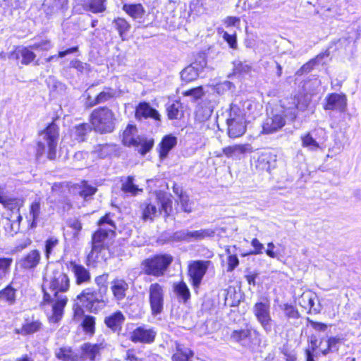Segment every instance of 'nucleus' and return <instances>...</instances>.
Returning a JSON list of instances; mask_svg holds the SVG:
<instances>
[{
    "label": "nucleus",
    "instance_id": "f257e3e1",
    "mask_svg": "<svg viewBox=\"0 0 361 361\" xmlns=\"http://www.w3.org/2000/svg\"><path fill=\"white\" fill-rule=\"evenodd\" d=\"M52 295L44 291V300L52 304V315L49 319L51 322H58L61 320L63 309L67 304L68 298L63 293L70 287V280L66 274L60 270H54L49 283Z\"/></svg>",
    "mask_w": 361,
    "mask_h": 361
},
{
    "label": "nucleus",
    "instance_id": "f03ea898",
    "mask_svg": "<svg viewBox=\"0 0 361 361\" xmlns=\"http://www.w3.org/2000/svg\"><path fill=\"white\" fill-rule=\"evenodd\" d=\"M59 128L54 123H50L46 129L39 135L37 147V156H42L47 153L49 159H54L56 156V147L59 140Z\"/></svg>",
    "mask_w": 361,
    "mask_h": 361
},
{
    "label": "nucleus",
    "instance_id": "7ed1b4c3",
    "mask_svg": "<svg viewBox=\"0 0 361 361\" xmlns=\"http://www.w3.org/2000/svg\"><path fill=\"white\" fill-rule=\"evenodd\" d=\"M90 120L94 130L101 134L111 133L115 129V114L106 106L94 109L90 116Z\"/></svg>",
    "mask_w": 361,
    "mask_h": 361
},
{
    "label": "nucleus",
    "instance_id": "20e7f679",
    "mask_svg": "<svg viewBox=\"0 0 361 361\" xmlns=\"http://www.w3.org/2000/svg\"><path fill=\"white\" fill-rule=\"evenodd\" d=\"M173 260L170 254H158L144 259L141 268L146 275L160 277L165 274Z\"/></svg>",
    "mask_w": 361,
    "mask_h": 361
},
{
    "label": "nucleus",
    "instance_id": "39448f33",
    "mask_svg": "<svg viewBox=\"0 0 361 361\" xmlns=\"http://www.w3.org/2000/svg\"><path fill=\"white\" fill-rule=\"evenodd\" d=\"M230 339L250 351L255 350L261 343L259 332L250 325H246L245 328L234 329L230 335Z\"/></svg>",
    "mask_w": 361,
    "mask_h": 361
},
{
    "label": "nucleus",
    "instance_id": "423d86ee",
    "mask_svg": "<svg viewBox=\"0 0 361 361\" xmlns=\"http://www.w3.org/2000/svg\"><path fill=\"white\" fill-rule=\"evenodd\" d=\"M228 135L231 138H237L245 134L247 129L245 114L240 105L231 104L229 117L226 121Z\"/></svg>",
    "mask_w": 361,
    "mask_h": 361
},
{
    "label": "nucleus",
    "instance_id": "0eeeda50",
    "mask_svg": "<svg viewBox=\"0 0 361 361\" xmlns=\"http://www.w3.org/2000/svg\"><path fill=\"white\" fill-rule=\"evenodd\" d=\"M77 300L89 312L97 313L108 303L107 297H104L92 287L82 290L77 296Z\"/></svg>",
    "mask_w": 361,
    "mask_h": 361
},
{
    "label": "nucleus",
    "instance_id": "6e6552de",
    "mask_svg": "<svg viewBox=\"0 0 361 361\" xmlns=\"http://www.w3.org/2000/svg\"><path fill=\"white\" fill-rule=\"evenodd\" d=\"M252 311L264 331L267 334L271 333L274 321L271 316L270 302L268 300L257 302Z\"/></svg>",
    "mask_w": 361,
    "mask_h": 361
},
{
    "label": "nucleus",
    "instance_id": "1a4fd4ad",
    "mask_svg": "<svg viewBox=\"0 0 361 361\" xmlns=\"http://www.w3.org/2000/svg\"><path fill=\"white\" fill-rule=\"evenodd\" d=\"M148 294L152 315L161 314L164 309V287L159 283H152L149 286Z\"/></svg>",
    "mask_w": 361,
    "mask_h": 361
},
{
    "label": "nucleus",
    "instance_id": "9d476101",
    "mask_svg": "<svg viewBox=\"0 0 361 361\" xmlns=\"http://www.w3.org/2000/svg\"><path fill=\"white\" fill-rule=\"evenodd\" d=\"M68 9V0H44L43 10L48 18L63 19Z\"/></svg>",
    "mask_w": 361,
    "mask_h": 361
},
{
    "label": "nucleus",
    "instance_id": "9b49d317",
    "mask_svg": "<svg viewBox=\"0 0 361 361\" xmlns=\"http://www.w3.org/2000/svg\"><path fill=\"white\" fill-rule=\"evenodd\" d=\"M210 261L196 260L188 266V275L194 288H198L205 275Z\"/></svg>",
    "mask_w": 361,
    "mask_h": 361
},
{
    "label": "nucleus",
    "instance_id": "f8f14e48",
    "mask_svg": "<svg viewBox=\"0 0 361 361\" xmlns=\"http://www.w3.org/2000/svg\"><path fill=\"white\" fill-rule=\"evenodd\" d=\"M157 332L152 328H146L145 325L139 326L131 333L130 339L133 343H151L154 342Z\"/></svg>",
    "mask_w": 361,
    "mask_h": 361
},
{
    "label": "nucleus",
    "instance_id": "ddd939ff",
    "mask_svg": "<svg viewBox=\"0 0 361 361\" xmlns=\"http://www.w3.org/2000/svg\"><path fill=\"white\" fill-rule=\"evenodd\" d=\"M325 110L344 112L347 107V98L345 94L332 93L326 98Z\"/></svg>",
    "mask_w": 361,
    "mask_h": 361
},
{
    "label": "nucleus",
    "instance_id": "4468645a",
    "mask_svg": "<svg viewBox=\"0 0 361 361\" xmlns=\"http://www.w3.org/2000/svg\"><path fill=\"white\" fill-rule=\"evenodd\" d=\"M142 211V219L145 221H153L154 218L161 214L160 207H158L157 199L154 200L151 199L146 200L140 204Z\"/></svg>",
    "mask_w": 361,
    "mask_h": 361
},
{
    "label": "nucleus",
    "instance_id": "2eb2a0df",
    "mask_svg": "<svg viewBox=\"0 0 361 361\" xmlns=\"http://www.w3.org/2000/svg\"><path fill=\"white\" fill-rule=\"evenodd\" d=\"M40 259V252L38 250H32L24 255L18 264L23 269L32 270L39 264Z\"/></svg>",
    "mask_w": 361,
    "mask_h": 361
},
{
    "label": "nucleus",
    "instance_id": "dca6fc26",
    "mask_svg": "<svg viewBox=\"0 0 361 361\" xmlns=\"http://www.w3.org/2000/svg\"><path fill=\"white\" fill-rule=\"evenodd\" d=\"M286 123L284 117L281 114H274L271 117H268L264 121L262 129L263 133L270 134L280 130Z\"/></svg>",
    "mask_w": 361,
    "mask_h": 361
},
{
    "label": "nucleus",
    "instance_id": "f3484780",
    "mask_svg": "<svg viewBox=\"0 0 361 361\" xmlns=\"http://www.w3.org/2000/svg\"><path fill=\"white\" fill-rule=\"evenodd\" d=\"M111 231L107 230L106 228H99L93 235L92 238V251L89 257H92L94 252H100L103 249V242L109 236Z\"/></svg>",
    "mask_w": 361,
    "mask_h": 361
},
{
    "label": "nucleus",
    "instance_id": "a211bd4d",
    "mask_svg": "<svg viewBox=\"0 0 361 361\" xmlns=\"http://www.w3.org/2000/svg\"><path fill=\"white\" fill-rule=\"evenodd\" d=\"M128 289V283L123 279L116 278L111 282V290L114 299L118 302L124 300Z\"/></svg>",
    "mask_w": 361,
    "mask_h": 361
},
{
    "label": "nucleus",
    "instance_id": "6ab92c4d",
    "mask_svg": "<svg viewBox=\"0 0 361 361\" xmlns=\"http://www.w3.org/2000/svg\"><path fill=\"white\" fill-rule=\"evenodd\" d=\"M276 156L270 152H264L259 156L256 167L261 171L270 172L276 167Z\"/></svg>",
    "mask_w": 361,
    "mask_h": 361
},
{
    "label": "nucleus",
    "instance_id": "aec40b11",
    "mask_svg": "<svg viewBox=\"0 0 361 361\" xmlns=\"http://www.w3.org/2000/svg\"><path fill=\"white\" fill-rule=\"evenodd\" d=\"M102 348V344L84 343L81 346L80 358L82 361H95L97 357L99 356Z\"/></svg>",
    "mask_w": 361,
    "mask_h": 361
},
{
    "label": "nucleus",
    "instance_id": "412c9836",
    "mask_svg": "<svg viewBox=\"0 0 361 361\" xmlns=\"http://www.w3.org/2000/svg\"><path fill=\"white\" fill-rule=\"evenodd\" d=\"M71 271L74 274L77 285H82L90 282V273L84 266L78 264L75 262H71Z\"/></svg>",
    "mask_w": 361,
    "mask_h": 361
},
{
    "label": "nucleus",
    "instance_id": "4be33fe9",
    "mask_svg": "<svg viewBox=\"0 0 361 361\" xmlns=\"http://www.w3.org/2000/svg\"><path fill=\"white\" fill-rule=\"evenodd\" d=\"M42 324L39 319L26 318L22 327L16 329L15 333L23 336H27L35 334L41 330Z\"/></svg>",
    "mask_w": 361,
    "mask_h": 361
},
{
    "label": "nucleus",
    "instance_id": "5701e85b",
    "mask_svg": "<svg viewBox=\"0 0 361 361\" xmlns=\"http://www.w3.org/2000/svg\"><path fill=\"white\" fill-rule=\"evenodd\" d=\"M29 47H18L9 55V59H19L22 58L21 63L28 65L33 61L36 57V54Z\"/></svg>",
    "mask_w": 361,
    "mask_h": 361
},
{
    "label": "nucleus",
    "instance_id": "b1692460",
    "mask_svg": "<svg viewBox=\"0 0 361 361\" xmlns=\"http://www.w3.org/2000/svg\"><path fill=\"white\" fill-rule=\"evenodd\" d=\"M135 116L138 119L152 118L155 120H160V115L158 111L146 102H140L137 105L135 109Z\"/></svg>",
    "mask_w": 361,
    "mask_h": 361
},
{
    "label": "nucleus",
    "instance_id": "393cba45",
    "mask_svg": "<svg viewBox=\"0 0 361 361\" xmlns=\"http://www.w3.org/2000/svg\"><path fill=\"white\" fill-rule=\"evenodd\" d=\"M137 129L135 126L128 125L123 133V143L126 146L138 147L140 143V137L137 135Z\"/></svg>",
    "mask_w": 361,
    "mask_h": 361
},
{
    "label": "nucleus",
    "instance_id": "a878e982",
    "mask_svg": "<svg viewBox=\"0 0 361 361\" xmlns=\"http://www.w3.org/2000/svg\"><path fill=\"white\" fill-rule=\"evenodd\" d=\"M252 152L250 144L228 146L223 149V153L228 158L239 159L240 155Z\"/></svg>",
    "mask_w": 361,
    "mask_h": 361
},
{
    "label": "nucleus",
    "instance_id": "bb28decb",
    "mask_svg": "<svg viewBox=\"0 0 361 361\" xmlns=\"http://www.w3.org/2000/svg\"><path fill=\"white\" fill-rule=\"evenodd\" d=\"M316 296L310 291L304 292L298 299L299 305L305 309H308L310 312L318 313L319 307H314V299Z\"/></svg>",
    "mask_w": 361,
    "mask_h": 361
},
{
    "label": "nucleus",
    "instance_id": "cd10ccee",
    "mask_svg": "<svg viewBox=\"0 0 361 361\" xmlns=\"http://www.w3.org/2000/svg\"><path fill=\"white\" fill-rule=\"evenodd\" d=\"M125 321V317L121 311H116L104 319V323L114 331L121 329V326Z\"/></svg>",
    "mask_w": 361,
    "mask_h": 361
},
{
    "label": "nucleus",
    "instance_id": "c85d7f7f",
    "mask_svg": "<svg viewBox=\"0 0 361 361\" xmlns=\"http://www.w3.org/2000/svg\"><path fill=\"white\" fill-rule=\"evenodd\" d=\"M194 353L190 348L180 343L176 344L175 353L171 357L172 361H192Z\"/></svg>",
    "mask_w": 361,
    "mask_h": 361
},
{
    "label": "nucleus",
    "instance_id": "c756f323",
    "mask_svg": "<svg viewBox=\"0 0 361 361\" xmlns=\"http://www.w3.org/2000/svg\"><path fill=\"white\" fill-rule=\"evenodd\" d=\"M106 0H83L81 6L86 11L102 13L106 10Z\"/></svg>",
    "mask_w": 361,
    "mask_h": 361
},
{
    "label": "nucleus",
    "instance_id": "7c9ffc66",
    "mask_svg": "<svg viewBox=\"0 0 361 361\" xmlns=\"http://www.w3.org/2000/svg\"><path fill=\"white\" fill-rule=\"evenodd\" d=\"M177 139L173 135H166L162 139L160 145L159 157L161 159H165L169 151L171 150L176 145Z\"/></svg>",
    "mask_w": 361,
    "mask_h": 361
},
{
    "label": "nucleus",
    "instance_id": "2f4dec72",
    "mask_svg": "<svg viewBox=\"0 0 361 361\" xmlns=\"http://www.w3.org/2000/svg\"><path fill=\"white\" fill-rule=\"evenodd\" d=\"M123 10L132 18L139 20V22L143 18L145 13L143 6L140 4H125L123 6Z\"/></svg>",
    "mask_w": 361,
    "mask_h": 361
},
{
    "label": "nucleus",
    "instance_id": "473e14b6",
    "mask_svg": "<svg viewBox=\"0 0 361 361\" xmlns=\"http://www.w3.org/2000/svg\"><path fill=\"white\" fill-rule=\"evenodd\" d=\"M166 111L169 119H180L183 116L182 103L178 100L168 103L166 105Z\"/></svg>",
    "mask_w": 361,
    "mask_h": 361
},
{
    "label": "nucleus",
    "instance_id": "72a5a7b5",
    "mask_svg": "<svg viewBox=\"0 0 361 361\" xmlns=\"http://www.w3.org/2000/svg\"><path fill=\"white\" fill-rule=\"evenodd\" d=\"M173 291L180 302L186 303L190 299V292L187 284L181 281L173 285Z\"/></svg>",
    "mask_w": 361,
    "mask_h": 361
},
{
    "label": "nucleus",
    "instance_id": "f704fd0d",
    "mask_svg": "<svg viewBox=\"0 0 361 361\" xmlns=\"http://www.w3.org/2000/svg\"><path fill=\"white\" fill-rule=\"evenodd\" d=\"M216 231L212 228H204L192 231L188 230V243L201 240L205 238L213 237Z\"/></svg>",
    "mask_w": 361,
    "mask_h": 361
},
{
    "label": "nucleus",
    "instance_id": "c9c22d12",
    "mask_svg": "<svg viewBox=\"0 0 361 361\" xmlns=\"http://www.w3.org/2000/svg\"><path fill=\"white\" fill-rule=\"evenodd\" d=\"M156 199L158 207H160L161 213L163 212L166 217L169 216L172 210L171 199L161 194L157 195Z\"/></svg>",
    "mask_w": 361,
    "mask_h": 361
},
{
    "label": "nucleus",
    "instance_id": "e433bc0d",
    "mask_svg": "<svg viewBox=\"0 0 361 361\" xmlns=\"http://www.w3.org/2000/svg\"><path fill=\"white\" fill-rule=\"evenodd\" d=\"M115 28L119 33V36L123 40L126 39L128 33L130 30V23L123 18H118L113 22Z\"/></svg>",
    "mask_w": 361,
    "mask_h": 361
},
{
    "label": "nucleus",
    "instance_id": "4c0bfd02",
    "mask_svg": "<svg viewBox=\"0 0 361 361\" xmlns=\"http://www.w3.org/2000/svg\"><path fill=\"white\" fill-rule=\"evenodd\" d=\"M329 53L326 51L318 54L314 59H311L307 63H305L298 71V75H302L310 73L315 65L319 63L324 57H328Z\"/></svg>",
    "mask_w": 361,
    "mask_h": 361
},
{
    "label": "nucleus",
    "instance_id": "58836bf2",
    "mask_svg": "<svg viewBox=\"0 0 361 361\" xmlns=\"http://www.w3.org/2000/svg\"><path fill=\"white\" fill-rule=\"evenodd\" d=\"M92 130V127L88 123H81L74 128L73 135L78 142L85 140L88 133Z\"/></svg>",
    "mask_w": 361,
    "mask_h": 361
},
{
    "label": "nucleus",
    "instance_id": "ea45409f",
    "mask_svg": "<svg viewBox=\"0 0 361 361\" xmlns=\"http://www.w3.org/2000/svg\"><path fill=\"white\" fill-rule=\"evenodd\" d=\"M59 245V240L55 236L49 237L44 242V256L49 259L55 252V250Z\"/></svg>",
    "mask_w": 361,
    "mask_h": 361
},
{
    "label": "nucleus",
    "instance_id": "a19ab883",
    "mask_svg": "<svg viewBox=\"0 0 361 361\" xmlns=\"http://www.w3.org/2000/svg\"><path fill=\"white\" fill-rule=\"evenodd\" d=\"M116 95V90L109 87H104L102 91L94 99L92 104H99L106 102L114 98Z\"/></svg>",
    "mask_w": 361,
    "mask_h": 361
},
{
    "label": "nucleus",
    "instance_id": "79ce46f5",
    "mask_svg": "<svg viewBox=\"0 0 361 361\" xmlns=\"http://www.w3.org/2000/svg\"><path fill=\"white\" fill-rule=\"evenodd\" d=\"M200 73L194 66L190 64L180 72V78L182 80L190 82L196 80Z\"/></svg>",
    "mask_w": 361,
    "mask_h": 361
},
{
    "label": "nucleus",
    "instance_id": "37998d69",
    "mask_svg": "<svg viewBox=\"0 0 361 361\" xmlns=\"http://www.w3.org/2000/svg\"><path fill=\"white\" fill-rule=\"evenodd\" d=\"M16 289L9 284L0 290V298L3 299L8 305H12L16 302Z\"/></svg>",
    "mask_w": 361,
    "mask_h": 361
},
{
    "label": "nucleus",
    "instance_id": "c03bdc74",
    "mask_svg": "<svg viewBox=\"0 0 361 361\" xmlns=\"http://www.w3.org/2000/svg\"><path fill=\"white\" fill-rule=\"evenodd\" d=\"M109 274H103L94 279V283L97 286L96 289L99 294L107 297Z\"/></svg>",
    "mask_w": 361,
    "mask_h": 361
},
{
    "label": "nucleus",
    "instance_id": "a18cd8bd",
    "mask_svg": "<svg viewBox=\"0 0 361 361\" xmlns=\"http://www.w3.org/2000/svg\"><path fill=\"white\" fill-rule=\"evenodd\" d=\"M40 202L39 200H35L30 206V216H31L30 227L32 228H36L38 219L40 214Z\"/></svg>",
    "mask_w": 361,
    "mask_h": 361
},
{
    "label": "nucleus",
    "instance_id": "49530a36",
    "mask_svg": "<svg viewBox=\"0 0 361 361\" xmlns=\"http://www.w3.org/2000/svg\"><path fill=\"white\" fill-rule=\"evenodd\" d=\"M114 151V146L104 143V144H99L94 147L93 152L99 158H105L109 154H111Z\"/></svg>",
    "mask_w": 361,
    "mask_h": 361
},
{
    "label": "nucleus",
    "instance_id": "de8ad7c7",
    "mask_svg": "<svg viewBox=\"0 0 361 361\" xmlns=\"http://www.w3.org/2000/svg\"><path fill=\"white\" fill-rule=\"evenodd\" d=\"M302 146L307 148L309 150L315 151L319 148V143L310 133H305L301 136Z\"/></svg>",
    "mask_w": 361,
    "mask_h": 361
},
{
    "label": "nucleus",
    "instance_id": "09e8293b",
    "mask_svg": "<svg viewBox=\"0 0 361 361\" xmlns=\"http://www.w3.org/2000/svg\"><path fill=\"white\" fill-rule=\"evenodd\" d=\"M281 310L283 312L285 317L289 319H297L300 317V314L295 307L286 303L280 305Z\"/></svg>",
    "mask_w": 361,
    "mask_h": 361
},
{
    "label": "nucleus",
    "instance_id": "8fccbe9b",
    "mask_svg": "<svg viewBox=\"0 0 361 361\" xmlns=\"http://www.w3.org/2000/svg\"><path fill=\"white\" fill-rule=\"evenodd\" d=\"M121 190L126 193H130L135 195L137 191L141 190L138 188L137 185L134 184V178L133 176H128L122 183Z\"/></svg>",
    "mask_w": 361,
    "mask_h": 361
},
{
    "label": "nucleus",
    "instance_id": "3c124183",
    "mask_svg": "<svg viewBox=\"0 0 361 361\" xmlns=\"http://www.w3.org/2000/svg\"><path fill=\"white\" fill-rule=\"evenodd\" d=\"M12 262L11 257H0V281L10 273Z\"/></svg>",
    "mask_w": 361,
    "mask_h": 361
},
{
    "label": "nucleus",
    "instance_id": "603ef678",
    "mask_svg": "<svg viewBox=\"0 0 361 361\" xmlns=\"http://www.w3.org/2000/svg\"><path fill=\"white\" fill-rule=\"evenodd\" d=\"M94 326H95V318L90 315H86L84 317L82 326L83 330L90 334H93L94 333Z\"/></svg>",
    "mask_w": 361,
    "mask_h": 361
},
{
    "label": "nucleus",
    "instance_id": "864d4df0",
    "mask_svg": "<svg viewBox=\"0 0 361 361\" xmlns=\"http://www.w3.org/2000/svg\"><path fill=\"white\" fill-rule=\"evenodd\" d=\"M98 224L100 228H106L107 230L111 231V233H114V230L116 229V225L114 221L111 219L110 214H106L104 216H102Z\"/></svg>",
    "mask_w": 361,
    "mask_h": 361
},
{
    "label": "nucleus",
    "instance_id": "5fc2aeb1",
    "mask_svg": "<svg viewBox=\"0 0 361 361\" xmlns=\"http://www.w3.org/2000/svg\"><path fill=\"white\" fill-rule=\"evenodd\" d=\"M251 66L246 62L235 61L233 62V73L235 74H244L250 72Z\"/></svg>",
    "mask_w": 361,
    "mask_h": 361
},
{
    "label": "nucleus",
    "instance_id": "6e6d98bb",
    "mask_svg": "<svg viewBox=\"0 0 361 361\" xmlns=\"http://www.w3.org/2000/svg\"><path fill=\"white\" fill-rule=\"evenodd\" d=\"M58 359L63 361H73V353L70 348H61L56 352Z\"/></svg>",
    "mask_w": 361,
    "mask_h": 361
},
{
    "label": "nucleus",
    "instance_id": "4d7b16f0",
    "mask_svg": "<svg viewBox=\"0 0 361 361\" xmlns=\"http://www.w3.org/2000/svg\"><path fill=\"white\" fill-rule=\"evenodd\" d=\"M341 339L336 337H330L326 343L327 348L322 350V354L326 355L329 352L336 351L338 350V344L340 343Z\"/></svg>",
    "mask_w": 361,
    "mask_h": 361
},
{
    "label": "nucleus",
    "instance_id": "13d9d810",
    "mask_svg": "<svg viewBox=\"0 0 361 361\" xmlns=\"http://www.w3.org/2000/svg\"><path fill=\"white\" fill-rule=\"evenodd\" d=\"M207 59L204 53H200L195 57V61L191 63L199 72L202 73L207 66Z\"/></svg>",
    "mask_w": 361,
    "mask_h": 361
},
{
    "label": "nucleus",
    "instance_id": "bf43d9fd",
    "mask_svg": "<svg viewBox=\"0 0 361 361\" xmlns=\"http://www.w3.org/2000/svg\"><path fill=\"white\" fill-rule=\"evenodd\" d=\"M78 52H79L78 47V46L73 47L67 49H66L64 51H59L58 55L51 56L49 58H47L46 59V61H47V62H50V61H51L53 60L56 59L57 58H63V57H65L66 56H67L68 54H74V53H78Z\"/></svg>",
    "mask_w": 361,
    "mask_h": 361
},
{
    "label": "nucleus",
    "instance_id": "052dcab7",
    "mask_svg": "<svg viewBox=\"0 0 361 361\" xmlns=\"http://www.w3.org/2000/svg\"><path fill=\"white\" fill-rule=\"evenodd\" d=\"M70 65L81 73H87L90 71V66L88 63H83L79 60H73Z\"/></svg>",
    "mask_w": 361,
    "mask_h": 361
},
{
    "label": "nucleus",
    "instance_id": "680f3d73",
    "mask_svg": "<svg viewBox=\"0 0 361 361\" xmlns=\"http://www.w3.org/2000/svg\"><path fill=\"white\" fill-rule=\"evenodd\" d=\"M53 47L51 42L48 39L42 40L39 42L34 43L30 46L31 49L48 51Z\"/></svg>",
    "mask_w": 361,
    "mask_h": 361
},
{
    "label": "nucleus",
    "instance_id": "e2e57ef3",
    "mask_svg": "<svg viewBox=\"0 0 361 361\" xmlns=\"http://www.w3.org/2000/svg\"><path fill=\"white\" fill-rule=\"evenodd\" d=\"M179 201L181 209L186 213H190L192 211L189 197L187 195L181 193L179 196Z\"/></svg>",
    "mask_w": 361,
    "mask_h": 361
},
{
    "label": "nucleus",
    "instance_id": "0e129e2a",
    "mask_svg": "<svg viewBox=\"0 0 361 361\" xmlns=\"http://www.w3.org/2000/svg\"><path fill=\"white\" fill-rule=\"evenodd\" d=\"M154 145V141L152 140H146L144 138L140 137V143L139 146L140 148L138 149V152L142 154H146L149 150L152 148Z\"/></svg>",
    "mask_w": 361,
    "mask_h": 361
},
{
    "label": "nucleus",
    "instance_id": "69168bd1",
    "mask_svg": "<svg viewBox=\"0 0 361 361\" xmlns=\"http://www.w3.org/2000/svg\"><path fill=\"white\" fill-rule=\"evenodd\" d=\"M171 238L176 242L185 241L188 243V230L177 231L173 233Z\"/></svg>",
    "mask_w": 361,
    "mask_h": 361
},
{
    "label": "nucleus",
    "instance_id": "338daca9",
    "mask_svg": "<svg viewBox=\"0 0 361 361\" xmlns=\"http://www.w3.org/2000/svg\"><path fill=\"white\" fill-rule=\"evenodd\" d=\"M97 191V189L90 185H85L80 191V195L85 200H88Z\"/></svg>",
    "mask_w": 361,
    "mask_h": 361
},
{
    "label": "nucleus",
    "instance_id": "774afa93",
    "mask_svg": "<svg viewBox=\"0 0 361 361\" xmlns=\"http://www.w3.org/2000/svg\"><path fill=\"white\" fill-rule=\"evenodd\" d=\"M223 38L231 49H235L237 48V38L235 34L231 35L227 32H224Z\"/></svg>",
    "mask_w": 361,
    "mask_h": 361
}]
</instances>
